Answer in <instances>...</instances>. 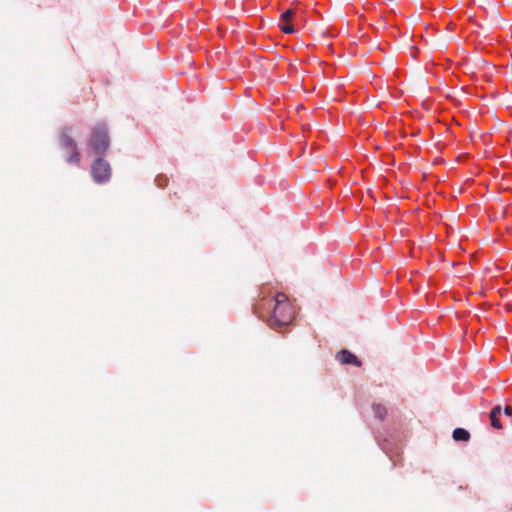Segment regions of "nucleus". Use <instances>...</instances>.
Listing matches in <instances>:
<instances>
[{
  "label": "nucleus",
  "instance_id": "7",
  "mask_svg": "<svg viewBox=\"0 0 512 512\" xmlns=\"http://www.w3.org/2000/svg\"><path fill=\"white\" fill-rule=\"evenodd\" d=\"M502 414V407L500 405H496L492 408L489 414L490 424L494 429L501 430L503 428L500 423V416Z\"/></svg>",
  "mask_w": 512,
  "mask_h": 512
},
{
  "label": "nucleus",
  "instance_id": "10",
  "mask_svg": "<svg viewBox=\"0 0 512 512\" xmlns=\"http://www.w3.org/2000/svg\"><path fill=\"white\" fill-rule=\"evenodd\" d=\"M504 414L508 417H512V407L509 405H506L504 410H502Z\"/></svg>",
  "mask_w": 512,
  "mask_h": 512
},
{
  "label": "nucleus",
  "instance_id": "4",
  "mask_svg": "<svg viewBox=\"0 0 512 512\" xmlns=\"http://www.w3.org/2000/svg\"><path fill=\"white\" fill-rule=\"evenodd\" d=\"M91 176L98 184L109 181L111 178V166L109 162L103 158L95 159L91 165Z\"/></svg>",
  "mask_w": 512,
  "mask_h": 512
},
{
  "label": "nucleus",
  "instance_id": "3",
  "mask_svg": "<svg viewBox=\"0 0 512 512\" xmlns=\"http://www.w3.org/2000/svg\"><path fill=\"white\" fill-rule=\"evenodd\" d=\"M60 147L66 152V161L69 164L78 165L81 161V154L70 128H63L59 134Z\"/></svg>",
  "mask_w": 512,
  "mask_h": 512
},
{
  "label": "nucleus",
  "instance_id": "9",
  "mask_svg": "<svg viewBox=\"0 0 512 512\" xmlns=\"http://www.w3.org/2000/svg\"><path fill=\"white\" fill-rule=\"evenodd\" d=\"M372 409L376 418H378L379 420H383L385 418L387 410L383 405L374 404L372 406Z\"/></svg>",
  "mask_w": 512,
  "mask_h": 512
},
{
  "label": "nucleus",
  "instance_id": "1",
  "mask_svg": "<svg viewBox=\"0 0 512 512\" xmlns=\"http://www.w3.org/2000/svg\"><path fill=\"white\" fill-rule=\"evenodd\" d=\"M272 312L267 322L272 328H280L289 325L295 317L294 306L288 301L284 293H277L274 299L269 301Z\"/></svg>",
  "mask_w": 512,
  "mask_h": 512
},
{
  "label": "nucleus",
  "instance_id": "5",
  "mask_svg": "<svg viewBox=\"0 0 512 512\" xmlns=\"http://www.w3.org/2000/svg\"><path fill=\"white\" fill-rule=\"evenodd\" d=\"M294 14L295 12L292 9H287L281 14L278 27L282 32L286 34H293L296 31L294 26L290 24V21L293 18Z\"/></svg>",
  "mask_w": 512,
  "mask_h": 512
},
{
  "label": "nucleus",
  "instance_id": "6",
  "mask_svg": "<svg viewBox=\"0 0 512 512\" xmlns=\"http://www.w3.org/2000/svg\"><path fill=\"white\" fill-rule=\"evenodd\" d=\"M336 359L342 364H352L357 367H360L362 365V362L358 359V357L355 354L345 349L337 353Z\"/></svg>",
  "mask_w": 512,
  "mask_h": 512
},
{
  "label": "nucleus",
  "instance_id": "8",
  "mask_svg": "<svg viewBox=\"0 0 512 512\" xmlns=\"http://www.w3.org/2000/svg\"><path fill=\"white\" fill-rule=\"evenodd\" d=\"M452 437L455 441H468L470 439V433L464 428H456L452 433Z\"/></svg>",
  "mask_w": 512,
  "mask_h": 512
},
{
  "label": "nucleus",
  "instance_id": "2",
  "mask_svg": "<svg viewBox=\"0 0 512 512\" xmlns=\"http://www.w3.org/2000/svg\"><path fill=\"white\" fill-rule=\"evenodd\" d=\"M87 146L96 155H102L109 149L110 139L104 124H97L91 129Z\"/></svg>",
  "mask_w": 512,
  "mask_h": 512
}]
</instances>
